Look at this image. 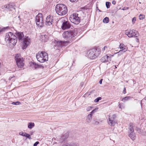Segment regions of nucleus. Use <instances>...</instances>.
<instances>
[{
    "label": "nucleus",
    "instance_id": "obj_1",
    "mask_svg": "<svg viewBox=\"0 0 146 146\" xmlns=\"http://www.w3.org/2000/svg\"><path fill=\"white\" fill-rule=\"evenodd\" d=\"M56 13L59 15L62 16L65 15L67 12V8L66 6L63 4H59L55 7Z\"/></svg>",
    "mask_w": 146,
    "mask_h": 146
},
{
    "label": "nucleus",
    "instance_id": "obj_2",
    "mask_svg": "<svg viewBox=\"0 0 146 146\" xmlns=\"http://www.w3.org/2000/svg\"><path fill=\"white\" fill-rule=\"evenodd\" d=\"M5 41L13 45H15L17 42V37L13 33L10 32L6 34Z\"/></svg>",
    "mask_w": 146,
    "mask_h": 146
},
{
    "label": "nucleus",
    "instance_id": "obj_3",
    "mask_svg": "<svg viewBox=\"0 0 146 146\" xmlns=\"http://www.w3.org/2000/svg\"><path fill=\"white\" fill-rule=\"evenodd\" d=\"M57 23L61 25V28L64 30L68 29L71 27L70 23L66 17H62L58 21Z\"/></svg>",
    "mask_w": 146,
    "mask_h": 146
},
{
    "label": "nucleus",
    "instance_id": "obj_4",
    "mask_svg": "<svg viewBox=\"0 0 146 146\" xmlns=\"http://www.w3.org/2000/svg\"><path fill=\"white\" fill-rule=\"evenodd\" d=\"M36 57L38 61L41 63L46 61L48 59V54L44 51L38 52L36 55Z\"/></svg>",
    "mask_w": 146,
    "mask_h": 146
},
{
    "label": "nucleus",
    "instance_id": "obj_5",
    "mask_svg": "<svg viewBox=\"0 0 146 146\" xmlns=\"http://www.w3.org/2000/svg\"><path fill=\"white\" fill-rule=\"evenodd\" d=\"M77 32L76 30L74 29L72 31H67L64 32L62 35L63 37L66 39L69 40L73 37H74L77 35Z\"/></svg>",
    "mask_w": 146,
    "mask_h": 146
},
{
    "label": "nucleus",
    "instance_id": "obj_6",
    "mask_svg": "<svg viewBox=\"0 0 146 146\" xmlns=\"http://www.w3.org/2000/svg\"><path fill=\"white\" fill-rule=\"evenodd\" d=\"M100 52V50L93 48L88 52V56L90 59H94L99 56Z\"/></svg>",
    "mask_w": 146,
    "mask_h": 146
},
{
    "label": "nucleus",
    "instance_id": "obj_7",
    "mask_svg": "<svg viewBox=\"0 0 146 146\" xmlns=\"http://www.w3.org/2000/svg\"><path fill=\"white\" fill-rule=\"evenodd\" d=\"M69 19L70 21L75 24H78L80 22V19L78 16V14L74 13L70 15Z\"/></svg>",
    "mask_w": 146,
    "mask_h": 146
},
{
    "label": "nucleus",
    "instance_id": "obj_8",
    "mask_svg": "<svg viewBox=\"0 0 146 146\" xmlns=\"http://www.w3.org/2000/svg\"><path fill=\"white\" fill-rule=\"evenodd\" d=\"M35 21L36 24L38 27H42L44 24V21L42 15L41 14L39 13L36 15L35 18Z\"/></svg>",
    "mask_w": 146,
    "mask_h": 146
},
{
    "label": "nucleus",
    "instance_id": "obj_9",
    "mask_svg": "<svg viewBox=\"0 0 146 146\" xmlns=\"http://www.w3.org/2000/svg\"><path fill=\"white\" fill-rule=\"evenodd\" d=\"M17 64L19 67L22 68L24 65V59L19 54H17L15 56Z\"/></svg>",
    "mask_w": 146,
    "mask_h": 146
},
{
    "label": "nucleus",
    "instance_id": "obj_10",
    "mask_svg": "<svg viewBox=\"0 0 146 146\" xmlns=\"http://www.w3.org/2000/svg\"><path fill=\"white\" fill-rule=\"evenodd\" d=\"M125 33L130 38L133 37H137L139 35L138 32L134 30H126L125 31Z\"/></svg>",
    "mask_w": 146,
    "mask_h": 146
},
{
    "label": "nucleus",
    "instance_id": "obj_11",
    "mask_svg": "<svg viewBox=\"0 0 146 146\" xmlns=\"http://www.w3.org/2000/svg\"><path fill=\"white\" fill-rule=\"evenodd\" d=\"M31 40L30 38L28 36H25L24 37L23 43V49H25L31 43Z\"/></svg>",
    "mask_w": 146,
    "mask_h": 146
},
{
    "label": "nucleus",
    "instance_id": "obj_12",
    "mask_svg": "<svg viewBox=\"0 0 146 146\" xmlns=\"http://www.w3.org/2000/svg\"><path fill=\"white\" fill-rule=\"evenodd\" d=\"M113 55L108 54L103 57L101 59V61L102 62H106L109 61H111V58Z\"/></svg>",
    "mask_w": 146,
    "mask_h": 146
},
{
    "label": "nucleus",
    "instance_id": "obj_13",
    "mask_svg": "<svg viewBox=\"0 0 146 146\" xmlns=\"http://www.w3.org/2000/svg\"><path fill=\"white\" fill-rule=\"evenodd\" d=\"M53 17L50 15H48L46 18V25L47 26H50L52 24L53 22Z\"/></svg>",
    "mask_w": 146,
    "mask_h": 146
},
{
    "label": "nucleus",
    "instance_id": "obj_14",
    "mask_svg": "<svg viewBox=\"0 0 146 146\" xmlns=\"http://www.w3.org/2000/svg\"><path fill=\"white\" fill-rule=\"evenodd\" d=\"M110 116H109V120L108 121V123L112 126H114L116 123L115 121L114 120L115 116V115H113V118L110 117Z\"/></svg>",
    "mask_w": 146,
    "mask_h": 146
},
{
    "label": "nucleus",
    "instance_id": "obj_15",
    "mask_svg": "<svg viewBox=\"0 0 146 146\" xmlns=\"http://www.w3.org/2000/svg\"><path fill=\"white\" fill-rule=\"evenodd\" d=\"M68 42L67 41H59L56 42V46L58 47L57 48H58L60 47L65 46V44L68 43Z\"/></svg>",
    "mask_w": 146,
    "mask_h": 146
},
{
    "label": "nucleus",
    "instance_id": "obj_16",
    "mask_svg": "<svg viewBox=\"0 0 146 146\" xmlns=\"http://www.w3.org/2000/svg\"><path fill=\"white\" fill-rule=\"evenodd\" d=\"M68 137V134H66L63 135L60 137H59V138H58L57 139H59V140H58L59 141V142H62L66 139Z\"/></svg>",
    "mask_w": 146,
    "mask_h": 146
},
{
    "label": "nucleus",
    "instance_id": "obj_17",
    "mask_svg": "<svg viewBox=\"0 0 146 146\" xmlns=\"http://www.w3.org/2000/svg\"><path fill=\"white\" fill-rule=\"evenodd\" d=\"M16 35L19 40H21L24 37L23 33L22 32L17 33H16Z\"/></svg>",
    "mask_w": 146,
    "mask_h": 146
},
{
    "label": "nucleus",
    "instance_id": "obj_18",
    "mask_svg": "<svg viewBox=\"0 0 146 146\" xmlns=\"http://www.w3.org/2000/svg\"><path fill=\"white\" fill-rule=\"evenodd\" d=\"M129 125V129L130 132H134V129L133 128V127H134V124L133 123H130Z\"/></svg>",
    "mask_w": 146,
    "mask_h": 146
},
{
    "label": "nucleus",
    "instance_id": "obj_19",
    "mask_svg": "<svg viewBox=\"0 0 146 146\" xmlns=\"http://www.w3.org/2000/svg\"><path fill=\"white\" fill-rule=\"evenodd\" d=\"M40 38L43 42H47L48 40V36L46 35H41L40 36Z\"/></svg>",
    "mask_w": 146,
    "mask_h": 146
},
{
    "label": "nucleus",
    "instance_id": "obj_20",
    "mask_svg": "<svg viewBox=\"0 0 146 146\" xmlns=\"http://www.w3.org/2000/svg\"><path fill=\"white\" fill-rule=\"evenodd\" d=\"M92 116L91 114H90L87 115L86 119V121L87 122L90 123L92 119Z\"/></svg>",
    "mask_w": 146,
    "mask_h": 146
},
{
    "label": "nucleus",
    "instance_id": "obj_21",
    "mask_svg": "<svg viewBox=\"0 0 146 146\" xmlns=\"http://www.w3.org/2000/svg\"><path fill=\"white\" fill-rule=\"evenodd\" d=\"M127 50V49L126 48H124L123 49L120 50L119 52L116 53L117 54L118 56L122 54L124 52H126Z\"/></svg>",
    "mask_w": 146,
    "mask_h": 146
},
{
    "label": "nucleus",
    "instance_id": "obj_22",
    "mask_svg": "<svg viewBox=\"0 0 146 146\" xmlns=\"http://www.w3.org/2000/svg\"><path fill=\"white\" fill-rule=\"evenodd\" d=\"M35 126L34 123L30 122L28 124V127L30 129H31Z\"/></svg>",
    "mask_w": 146,
    "mask_h": 146
},
{
    "label": "nucleus",
    "instance_id": "obj_23",
    "mask_svg": "<svg viewBox=\"0 0 146 146\" xmlns=\"http://www.w3.org/2000/svg\"><path fill=\"white\" fill-rule=\"evenodd\" d=\"M129 136L132 140H134L135 139V135L133 132H130Z\"/></svg>",
    "mask_w": 146,
    "mask_h": 146
},
{
    "label": "nucleus",
    "instance_id": "obj_24",
    "mask_svg": "<svg viewBox=\"0 0 146 146\" xmlns=\"http://www.w3.org/2000/svg\"><path fill=\"white\" fill-rule=\"evenodd\" d=\"M8 27H6L1 28L0 27V35L3 32H4L5 30L7 29Z\"/></svg>",
    "mask_w": 146,
    "mask_h": 146
},
{
    "label": "nucleus",
    "instance_id": "obj_25",
    "mask_svg": "<svg viewBox=\"0 0 146 146\" xmlns=\"http://www.w3.org/2000/svg\"><path fill=\"white\" fill-rule=\"evenodd\" d=\"M103 22L104 23H107L109 22V19L108 17H106L104 19Z\"/></svg>",
    "mask_w": 146,
    "mask_h": 146
},
{
    "label": "nucleus",
    "instance_id": "obj_26",
    "mask_svg": "<svg viewBox=\"0 0 146 146\" xmlns=\"http://www.w3.org/2000/svg\"><path fill=\"white\" fill-rule=\"evenodd\" d=\"M130 97L129 96H127L125 97L124 98H123L122 100V101L123 102H125L129 100L130 98Z\"/></svg>",
    "mask_w": 146,
    "mask_h": 146
},
{
    "label": "nucleus",
    "instance_id": "obj_27",
    "mask_svg": "<svg viewBox=\"0 0 146 146\" xmlns=\"http://www.w3.org/2000/svg\"><path fill=\"white\" fill-rule=\"evenodd\" d=\"M64 146H77L76 145V144L75 143H70L69 144H68L66 145H65V146L64 145Z\"/></svg>",
    "mask_w": 146,
    "mask_h": 146
},
{
    "label": "nucleus",
    "instance_id": "obj_28",
    "mask_svg": "<svg viewBox=\"0 0 146 146\" xmlns=\"http://www.w3.org/2000/svg\"><path fill=\"white\" fill-rule=\"evenodd\" d=\"M125 45H124L122 43L120 44L119 46V48L121 49H123L124 48Z\"/></svg>",
    "mask_w": 146,
    "mask_h": 146
},
{
    "label": "nucleus",
    "instance_id": "obj_29",
    "mask_svg": "<svg viewBox=\"0 0 146 146\" xmlns=\"http://www.w3.org/2000/svg\"><path fill=\"white\" fill-rule=\"evenodd\" d=\"M12 104L14 105H19L21 104V103L19 102H13L12 103Z\"/></svg>",
    "mask_w": 146,
    "mask_h": 146
},
{
    "label": "nucleus",
    "instance_id": "obj_30",
    "mask_svg": "<svg viewBox=\"0 0 146 146\" xmlns=\"http://www.w3.org/2000/svg\"><path fill=\"white\" fill-rule=\"evenodd\" d=\"M110 4H111L109 2H106V7H107V8H110Z\"/></svg>",
    "mask_w": 146,
    "mask_h": 146
},
{
    "label": "nucleus",
    "instance_id": "obj_31",
    "mask_svg": "<svg viewBox=\"0 0 146 146\" xmlns=\"http://www.w3.org/2000/svg\"><path fill=\"white\" fill-rule=\"evenodd\" d=\"M101 99H102V98L101 97H98L94 100V102H99V101Z\"/></svg>",
    "mask_w": 146,
    "mask_h": 146
},
{
    "label": "nucleus",
    "instance_id": "obj_32",
    "mask_svg": "<svg viewBox=\"0 0 146 146\" xmlns=\"http://www.w3.org/2000/svg\"><path fill=\"white\" fill-rule=\"evenodd\" d=\"M145 18V16L143 15H142L141 14L139 16V19L140 20H142L144 19Z\"/></svg>",
    "mask_w": 146,
    "mask_h": 146
},
{
    "label": "nucleus",
    "instance_id": "obj_33",
    "mask_svg": "<svg viewBox=\"0 0 146 146\" xmlns=\"http://www.w3.org/2000/svg\"><path fill=\"white\" fill-rule=\"evenodd\" d=\"M26 133L25 132H20L19 133V134L20 135H22L23 136H25L26 134Z\"/></svg>",
    "mask_w": 146,
    "mask_h": 146
},
{
    "label": "nucleus",
    "instance_id": "obj_34",
    "mask_svg": "<svg viewBox=\"0 0 146 146\" xmlns=\"http://www.w3.org/2000/svg\"><path fill=\"white\" fill-rule=\"evenodd\" d=\"M93 107L89 106L86 108V110L87 111H89L91 110L93 108Z\"/></svg>",
    "mask_w": 146,
    "mask_h": 146
},
{
    "label": "nucleus",
    "instance_id": "obj_35",
    "mask_svg": "<svg viewBox=\"0 0 146 146\" xmlns=\"http://www.w3.org/2000/svg\"><path fill=\"white\" fill-rule=\"evenodd\" d=\"M98 109V108H96L95 109L93 110L91 112H90V114H92V113H94L96 112V111Z\"/></svg>",
    "mask_w": 146,
    "mask_h": 146
},
{
    "label": "nucleus",
    "instance_id": "obj_36",
    "mask_svg": "<svg viewBox=\"0 0 146 146\" xmlns=\"http://www.w3.org/2000/svg\"><path fill=\"white\" fill-rule=\"evenodd\" d=\"M25 137H27V138H29V139H31V137L30 135L27 133H26Z\"/></svg>",
    "mask_w": 146,
    "mask_h": 146
},
{
    "label": "nucleus",
    "instance_id": "obj_37",
    "mask_svg": "<svg viewBox=\"0 0 146 146\" xmlns=\"http://www.w3.org/2000/svg\"><path fill=\"white\" fill-rule=\"evenodd\" d=\"M33 65L35 66V68H36L38 67V65L35 63H33Z\"/></svg>",
    "mask_w": 146,
    "mask_h": 146
},
{
    "label": "nucleus",
    "instance_id": "obj_38",
    "mask_svg": "<svg viewBox=\"0 0 146 146\" xmlns=\"http://www.w3.org/2000/svg\"><path fill=\"white\" fill-rule=\"evenodd\" d=\"M136 20V18L135 17H134L132 20V23L133 24H134Z\"/></svg>",
    "mask_w": 146,
    "mask_h": 146
},
{
    "label": "nucleus",
    "instance_id": "obj_39",
    "mask_svg": "<svg viewBox=\"0 0 146 146\" xmlns=\"http://www.w3.org/2000/svg\"><path fill=\"white\" fill-rule=\"evenodd\" d=\"M99 123V122L97 121H95L93 123V124L95 125H98Z\"/></svg>",
    "mask_w": 146,
    "mask_h": 146
},
{
    "label": "nucleus",
    "instance_id": "obj_40",
    "mask_svg": "<svg viewBox=\"0 0 146 146\" xmlns=\"http://www.w3.org/2000/svg\"><path fill=\"white\" fill-rule=\"evenodd\" d=\"M107 47L106 46H105L102 49V51H105L106 49H107Z\"/></svg>",
    "mask_w": 146,
    "mask_h": 146
},
{
    "label": "nucleus",
    "instance_id": "obj_41",
    "mask_svg": "<svg viewBox=\"0 0 146 146\" xmlns=\"http://www.w3.org/2000/svg\"><path fill=\"white\" fill-rule=\"evenodd\" d=\"M137 130L139 133H141V130L139 128H137Z\"/></svg>",
    "mask_w": 146,
    "mask_h": 146
},
{
    "label": "nucleus",
    "instance_id": "obj_42",
    "mask_svg": "<svg viewBox=\"0 0 146 146\" xmlns=\"http://www.w3.org/2000/svg\"><path fill=\"white\" fill-rule=\"evenodd\" d=\"M128 9V7H124L122 9V10H125L126 9Z\"/></svg>",
    "mask_w": 146,
    "mask_h": 146
},
{
    "label": "nucleus",
    "instance_id": "obj_43",
    "mask_svg": "<svg viewBox=\"0 0 146 146\" xmlns=\"http://www.w3.org/2000/svg\"><path fill=\"white\" fill-rule=\"evenodd\" d=\"M71 2H75L77 1L78 0H69Z\"/></svg>",
    "mask_w": 146,
    "mask_h": 146
},
{
    "label": "nucleus",
    "instance_id": "obj_44",
    "mask_svg": "<svg viewBox=\"0 0 146 146\" xmlns=\"http://www.w3.org/2000/svg\"><path fill=\"white\" fill-rule=\"evenodd\" d=\"M121 106H122V105L120 103H119V108H121Z\"/></svg>",
    "mask_w": 146,
    "mask_h": 146
},
{
    "label": "nucleus",
    "instance_id": "obj_45",
    "mask_svg": "<svg viewBox=\"0 0 146 146\" xmlns=\"http://www.w3.org/2000/svg\"><path fill=\"white\" fill-rule=\"evenodd\" d=\"M15 78L14 77H9V80H12V79L13 78Z\"/></svg>",
    "mask_w": 146,
    "mask_h": 146
},
{
    "label": "nucleus",
    "instance_id": "obj_46",
    "mask_svg": "<svg viewBox=\"0 0 146 146\" xmlns=\"http://www.w3.org/2000/svg\"><path fill=\"white\" fill-rule=\"evenodd\" d=\"M102 79H101L100 81H99V83L100 84H102Z\"/></svg>",
    "mask_w": 146,
    "mask_h": 146
},
{
    "label": "nucleus",
    "instance_id": "obj_47",
    "mask_svg": "<svg viewBox=\"0 0 146 146\" xmlns=\"http://www.w3.org/2000/svg\"><path fill=\"white\" fill-rule=\"evenodd\" d=\"M125 88H124V90L123 91V93L124 94H125Z\"/></svg>",
    "mask_w": 146,
    "mask_h": 146
},
{
    "label": "nucleus",
    "instance_id": "obj_48",
    "mask_svg": "<svg viewBox=\"0 0 146 146\" xmlns=\"http://www.w3.org/2000/svg\"><path fill=\"white\" fill-rule=\"evenodd\" d=\"M115 1H112V4L114 5H115Z\"/></svg>",
    "mask_w": 146,
    "mask_h": 146
},
{
    "label": "nucleus",
    "instance_id": "obj_49",
    "mask_svg": "<svg viewBox=\"0 0 146 146\" xmlns=\"http://www.w3.org/2000/svg\"><path fill=\"white\" fill-rule=\"evenodd\" d=\"M81 85L82 86V85H84V83L83 82H82L81 83Z\"/></svg>",
    "mask_w": 146,
    "mask_h": 146
},
{
    "label": "nucleus",
    "instance_id": "obj_50",
    "mask_svg": "<svg viewBox=\"0 0 146 146\" xmlns=\"http://www.w3.org/2000/svg\"><path fill=\"white\" fill-rule=\"evenodd\" d=\"M144 99L145 100H146V96L145 98Z\"/></svg>",
    "mask_w": 146,
    "mask_h": 146
},
{
    "label": "nucleus",
    "instance_id": "obj_51",
    "mask_svg": "<svg viewBox=\"0 0 146 146\" xmlns=\"http://www.w3.org/2000/svg\"><path fill=\"white\" fill-rule=\"evenodd\" d=\"M56 143V142H54V144H55V143Z\"/></svg>",
    "mask_w": 146,
    "mask_h": 146
},
{
    "label": "nucleus",
    "instance_id": "obj_52",
    "mask_svg": "<svg viewBox=\"0 0 146 146\" xmlns=\"http://www.w3.org/2000/svg\"><path fill=\"white\" fill-rule=\"evenodd\" d=\"M115 66V68H117V67L116 66Z\"/></svg>",
    "mask_w": 146,
    "mask_h": 146
},
{
    "label": "nucleus",
    "instance_id": "obj_53",
    "mask_svg": "<svg viewBox=\"0 0 146 146\" xmlns=\"http://www.w3.org/2000/svg\"><path fill=\"white\" fill-rule=\"evenodd\" d=\"M7 6H6V7H5V8H7Z\"/></svg>",
    "mask_w": 146,
    "mask_h": 146
}]
</instances>
